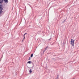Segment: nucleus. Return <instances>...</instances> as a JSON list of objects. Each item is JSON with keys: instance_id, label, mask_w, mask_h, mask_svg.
<instances>
[{"instance_id": "7ed1b4c3", "label": "nucleus", "mask_w": 79, "mask_h": 79, "mask_svg": "<svg viewBox=\"0 0 79 79\" xmlns=\"http://www.w3.org/2000/svg\"><path fill=\"white\" fill-rule=\"evenodd\" d=\"M4 1L6 3H8V0H4Z\"/></svg>"}, {"instance_id": "6e6552de", "label": "nucleus", "mask_w": 79, "mask_h": 79, "mask_svg": "<svg viewBox=\"0 0 79 79\" xmlns=\"http://www.w3.org/2000/svg\"><path fill=\"white\" fill-rule=\"evenodd\" d=\"M25 35V34H24L23 35L24 38L23 39V40H24V39H25V37H24V35Z\"/></svg>"}, {"instance_id": "20e7f679", "label": "nucleus", "mask_w": 79, "mask_h": 79, "mask_svg": "<svg viewBox=\"0 0 79 79\" xmlns=\"http://www.w3.org/2000/svg\"><path fill=\"white\" fill-rule=\"evenodd\" d=\"M3 1H4V0H1L0 1V3H2Z\"/></svg>"}, {"instance_id": "9d476101", "label": "nucleus", "mask_w": 79, "mask_h": 79, "mask_svg": "<svg viewBox=\"0 0 79 79\" xmlns=\"http://www.w3.org/2000/svg\"><path fill=\"white\" fill-rule=\"evenodd\" d=\"M45 51H46V50L45 49L43 51V53H44V52H45Z\"/></svg>"}, {"instance_id": "ddd939ff", "label": "nucleus", "mask_w": 79, "mask_h": 79, "mask_svg": "<svg viewBox=\"0 0 79 79\" xmlns=\"http://www.w3.org/2000/svg\"><path fill=\"white\" fill-rule=\"evenodd\" d=\"M25 34L26 35V34H27V33H25Z\"/></svg>"}, {"instance_id": "f03ea898", "label": "nucleus", "mask_w": 79, "mask_h": 79, "mask_svg": "<svg viewBox=\"0 0 79 79\" xmlns=\"http://www.w3.org/2000/svg\"><path fill=\"white\" fill-rule=\"evenodd\" d=\"M71 45L74 47V40L72 39L71 40Z\"/></svg>"}, {"instance_id": "0eeeda50", "label": "nucleus", "mask_w": 79, "mask_h": 79, "mask_svg": "<svg viewBox=\"0 0 79 79\" xmlns=\"http://www.w3.org/2000/svg\"><path fill=\"white\" fill-rule=\"evenodd\" d=\"M33 56V54H32L31 55V57L32 58Z\"/></svg>"}, {"instance_id": "1a4fd4ad", "label": "nucleus", "mask_w": 79, "mask_h": 79, "mask_svg": "<svg viewBox=\"0 0 79 79\" xmlns=\"http://www.w3.org/2000/svg\"><path fill=\"white\" fill-rule=\"evenodd\" d=\"M48 47H46V48L45 49V50H47V49H48Z\"/></svg>"}, {"instance_id": "4468645a", "label": "nucleus", "mask_w": 79, "mask_h": 79, "mask_svg": "<svg viewBox=\"0 0 79 79\" xmlns=\"http://www.w3.org/2000/svg\"><path fill=\"white\" fill-rule=\"evenodd\" d=\"M51 39V38H50V39H49V40H50Z\"/></svg>"}, {"instance_id": "423d86ee", "label": "nucleus", "mask_w": 79, "mask_h": 79, "mask_svg": "<svg viewBox=\"0 0 79 79\" xmlns=\"http://www.w3.org/2000/svg\"><path fill=\"white\" fill-rule=\"evenodd\" d=\"M30 73H32V70H31V69H30L29 70Z\"/></svg>"}, {"instance_id": "f257e3e1", "label": "nucleus", "mask_w": 79, "mask_h": 79, "mask_svg": "<svg viewBox=\"0 0 79 79\" xmlns=\"http://www.w3.org/2000/svg\"><path fill=\"white\" fill-rule=\"evenodd\" d=\"M2 6V5H0V14H2L3 13V11H2L3 10Z\"/></svg>"}, {"instance_id": "39448f33", "label": "nucleus", "mask_w": 79, "mask_h": 79, "mask_svg": "<svg viewBox=\"0 0 79 79\" xmlns=\"http://www.w3.org/2000/svg\"><path fill=\"white\" fill-rule=\"evenodd\" d=\"M27 63H29V64H31V61H29L27 62Z\"/></svg>"}, {"instance_id": "9b49d317", "label": "nucleus", "mask_w": 79, "mask_h": 79, "mask_svg": "<svg viewBox=\"0 0 79 79\" xmlns=\"http://www.w3.org/2000/svg\"><path fill=\"white\" fill-rule=\"evenodd\" d=\"M29 60H31V57H30L29 58Z\"/></svg>"}, {"instance_id": "f8f14e48", "label": "nucleus", "mask_w": 79, "mask_h": 79, "mask_svg": "<svg viewBox=\"0 0 79 79\" xmlns=\"http://www.w3.org/2000/svg\"><path fill=\"white\" fill-rule=\"evenodd\" d=\"M57 77L56 78V79H58V75L57 76Z\"/></svg>"}]
</instances>
